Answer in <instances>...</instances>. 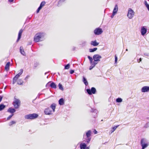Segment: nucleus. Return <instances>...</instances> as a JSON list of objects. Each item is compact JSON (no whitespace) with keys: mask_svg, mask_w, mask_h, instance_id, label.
<instances>
[{"mask_svg":"<svg viewBox=\"0 0 149 149\" xmlns=\"http://www.w3.org/2000/svg\"><path fill=\"white\" fill-rule=\"evenodd\" d=\"M16 123V122L15 121H10L9 123L10 126L12 125L13 124H15Z\"/></svg>","mask_w":149,"mask_h":149,"instance_id":"34","label":"nucleus"},{"mask_svg":"<svg viewBox=\"0 0 149 149\" xmlns=\"http://www.w3.org/2000/svg\"><path fill=\"white\" fill-rule=\"evenodd\" d=\"M45 2L44 1H43L40 3V6H41L42 7H43V6H45Z\"/></svg>","mask_w":149,"mask_h":149,"instance_id":"38","label":"nucleus"},{"mask_svg":"<svg viewBox=\"0 0 149 149\" xmlns=\"http://www.w3.org/2000/svg\"><path fill=\"white\" fill-rule=\"evenodd\" d=\"M6 107V106L3 104H0V111L3 110Z\"/></svg>","mask_w":149,"mask_h":149,"instance_id":"28","label":"nucleus"},{"mask_svg":"<svg viewBox=\"0 0 149 149\" xmlns=\"http://www.w3.org/2000/svg\"><path fill=\"white\" fill-rule=\"evenodd\" d=\"M91 112H94V113H96L97 112V110L96 109H94L93 108H91Z\"/></svg>","mask_w":149,"mask_h":149,"instance_id":"42","label":"nucleus"},{"mask_svg":"<svg viewBox=\"0 0 149 149\" xmlns=\"http://www.w3.org/2000/svg\"><path fill=\"white\" fill-rule=\"evenodd\" d=\"M58 87L62 91H63L64 90L63 88V87L62 85L60 83H59L58 84Z\"/></svg>","mask_w":149,"mask_h":149,"instance_id":"35","label":"nucleus"},{"mask_svg":"<svg viewBox=\"0 0 149 149\" xmlns=\"http://www.w3.org/2000/svg\"><path fill=\"white\" fill-rule=\"evenodd\" d=\"M20 72L17 74L16 76L18 77V78L22 74V73L23 72V70L22 69H21L20 70Z\"/></svg>","mask_w":149,"mask_h":149,"instance_id":"26","label":"nucleus"},{"mask_svg":"<svg viewBox=\"0 0 149 149\" xmlns=\"http://www.w3.org/2000/svg\"><path fill=\"white\" fill-rule=\"evenodd\" d=\"M144 4L146 7L147 8L148 10L149 11V5L147 3V1L145 0L144 1Z\"/></svg>","mask_w":149,"mask_h":149,"instance_id":"32","label":"nucleus"},{"mask_svg":"<svg viewBox=\"0 0 149 149\" xmlns=\"http://www.w3.org/2000/svg\"><path fill=\"white\" fill-rule=\"evenodd\" d=\"M42 93H39L38 94V96L37 97H36V98H37L38 97V98H40V96L41 95H42Z\"/></svg>","mask_w":149,"mask_h":149,"instance_id":"49","label":"nucleus"},{"mask_svg":"<svg viewBox=\"0 0 149 149\" xmlns=\"http://www.w3.org/2000/svg\"><path fill=\"white\" fill-rule=\"evenodd\" d=\"M93 132L95 134H97V132L95 130H94L93 131Z\"/></svg>","mask_w":149,"mask_h":149,"instance_id":"52","label":"nucleus"},{"mask_svg":"<svg viewBox=\"0 0 149 149\" xmlns=\"http://www.w3.org/2000/svg\"><path fill=\"white\" fill-rule=\"evenodd\" d=\"M10 65V62H8L6 65L5 67V69L6 71H8L9 69V67Z\"/></svg>","mask_w":149,"mask_h":149,"instance_id":"21","label":"nucleus"},{"mask_svg":"<svg viewBox=\"0 0 149 149\" xmlns=\"http://www.w3.org/2000/svg\"><path fill=\"white\" fill-rule=\"evenodd\" d=\"M147 118V119H149V118Z\"/></svg>","mask_w":149,"mask_h":149,"instance_id":"62","label":"nucleus"},{"mask_svg":"<svg viewBox=\"0 0 149 149\" xmlns=\"http://www.w3.org/2000/svg\"><path fill=\"white\" fill-rule=\"evenodd\" d=\"M38 115L36 113H32L27 114L24 116V118L26 119H34L37 118Z\"/></svg>","mask_w":149,"mask_h":149,"instance_id":"4","label":"nucleus"},{"mask_svg":"<svg viewBox=\"0 0 149 149\" xmlns=\"http://www.w3.org/2000/svg\"><path fill=\"white\" fill-rule=\"evenodd\" d=\"M20 52L21 54L23 56L26 55L25 52H24V49L22 47H20L19 49Z\"/></svg>","mask_w":149,"mask_h":149,"instance_id":"25","label":"nucleus"},{"mask_svg":"<svg viewBox=\"0 0 149 149\" xmlns=\"http://www.w3.org/2000/svg\"><path fill=\"white\" fill-rule=\"evenodd\" d=\"M140 61H141V58H140Z\"/></svg>","mask_w":149,"mask_h":149,"instance_id":"61","label":"nucleus"},{"mask_svg":"<svg viewBox=\"0 0 149 149\" xmlns=\"http://www.w3.org/2000/svg\"><path fill=\"white\" fill-rule=\"evenodd\" d=\"M103 32L102 29L99 27L96 28L94 31V34L97 35L101 34Z\"/></svg>","mask_w":149,"mask_h":149,"instance_id":"7","label":"nucleus"},{"mask_svg":"<svg viewBox=\"0 0 149 149\" xmlns=\"http://www.w3.org/2000/svg\"><path fill=\"white\" fill-rule=\"evenodd\" d=\"M147 27L146 26H143L141 30V32L142 36H144L147 33Z\"/></svg>","mask_w":149,"mask_h":149,"instance_id":"9","label":"nucleus"},{"mask_svg":"<svg viewBox=\"0 0 149 149\" xmlns=\"http://www.w3.org/2000/svg\"><path fill=\"white\" fill-rule=\"evenodd\" d=\"M50 83L51 84L49 85V86L52 88H56V85L54 82L51 81Z\"/></svg>","mask_w":149,"mask_h":149,"instance_id":"22","label":"nucleus"},{"mask_svg":"<svg viewBox=\"0 0 149 149\" xmlns=\"http://www.w3.org/2000/svg\"><path fill=\"white\" fill-rule=\"evenodd\" d=\"M99 44V43L97 42L96 40L93 41H91V45L94 46H97Z\"/></svg>","mask_w":149,"mask_h":149,"instance_id":"18","label":"nucleus"},{"mask_svg":"<svg viewBox=\"0 0 149 149\" xmlns=\"http://www.w3.org/2000/svg\"><path fill=\"white\" fill-rule=\"evenodd\" d=\"M114 15H113V13H112V15H111V18H113V17Z\"/></svg>","mask_w":149,"mask_h":149,"instance_id":"58","label":"nucleus"},{"mask_svg":"<svg viewBox=\"0 0 149 149\" xmlns=\"http://www.w3.org/2000/svg\"><path fill=\"white\" fill-rule=\"evenodd\" d=\"M41 9L39 8H38L37 9V10H36V13H39V11H40V10Z\"/></svg>","mask_w":149,"mask_h":149,"instance_id":"48","label":"nucleus"},{"mask_svg":"<svg viewBox=\"0 0 149 149\" xmlns=\"http://www.w3.org/2000/svg\"><path fill=\"white\" fill-rule=\"evenodd\" d=\"M70 74H72L74 72V70H71L70 72Z\"/></svg>","mask_w":149,"mask_h":149,"instance_id":"47","label":"nucleus"},{"mask_svg":"<svg viewBox=\"0 0 149 149\" xmlns=\"http://www.w3.org/2000/svg\"><path fill=\"white\" fill-rule=\"evenodd\" d=\"M141 145L142 147L141 149H145L149 145V143L145 138L141 139Z\"/></svg>","mask_w":149,"mask_h":149,"instance_id":"3","label":"nucleus"},{"mask_svg":"<svg viewBox=\"0 0 149 149\" xmlns=\"http://www.w3.org/2000/svg\"><path fill=\"white\" fill-rule=\"evenodd\" d=\"M42 7L40 5V6L38 7V8H40V9H41Z\"/></svg>","mask_w":149,"mask_h":149,"instance_id":"57","label":"nucleus"},{"mask_svg":"<svg viewBox=\"0 0 149 149\" xmlns=\"http://www.w3.org/2000/svg\"><path fill=\"white\" fill-rule=\"evenodd\" d=\"M83 141L85 143L87 144H88L91 141V137H89L87 138L86 137V138H85V134H84L83 135Z\"/></svg>","mask_w":149,"mask_h":149,"instance_id":"10","label":"nucleus"},{"mask_svg":"<svg viewBox=\"0 0 149 149\" xmlns=\"http://www.w3.org/2000/svg\"><path fill=\"white\" fill-rule=\"evenodd\" d=\"M119 126V125H118L112 127V128L113 131H112V132H113Z\"/></svg>","mask_w":149,"mask_h":149,"instance_id":"36","label":"nucleus"},{"mask_svg":"<svg viewBox=\"0 0 149 149\" xmlns=\"http://www.w3.org/2000/svg\"><path fill=\"white\" fill-rule=\"evenodd\" d=\"M144 54L145 56H148L149 55L148 54V53H144Z\"/></svg>","mask_w":149,"mask_h":149,"instance_id":"53","label":"nucleus"},{"mask_svg":"<svg viewBox=\"0 0 149 149\" xmlns=\"http://www.w3.org/2000/svg\"><path fill=\"white\" fill-rule=\"evenodd\" d=\"M118 10V6L117 4H116L114 7L113 11V15H114L117 13Z\"/></svg>","mask_w":149,"mask_h":149,"instance_id":"15","label":"nucleus"},{"mask_svg":"<svg viewBox=\"0 0 149 149\" xmlns=\"http://www.w3.org/2000/svg\"><path fill=\"white\" fill-rule=\"evenodd\" d=\"M45 33H44L40 32L37 33L34 38V41L38 42L43 40L45 39Z\"/></svg>","mask_w":149,"mask_h":149,"instance_id":"1","label":"nucleus"},{"mask_svg":"<svg viewBox=\"0 0 149 149\" xmlns=\"http://www.w3.org/2000/svg\"><path fill=\"white\" fill-rule=\"evenodd\" d=\"M72 50L73 51H74L76 49V47H73L72 48Z\"/></svg>","mask_w":149,"mask_h":149,"instance_id":"55","label":"nucleus"},{"mask_svg":"<svg viewBox=\"0 0 149 149\" xmlns=\"http://www.w3.org/2000/svg\"><path fill=\"white\" fill-rule=\"evenodd\" d=\"M13 104L15 109H18L20 106V101L19 99H15V100L13 102Z\"/></svg>","mask_w":149,"mask_h":149,"instance_id":"6","label":"nucleus"},{"mask_svg":"<svg viewBox=\"0 0 149 149\" xmlns=\"http://www.w3.org/2000/svg\"><path fill=\"white\" fill-rule=\"evenodd\" d=\"M126 51H128V49H126Z\"/></svg>","mask_w":149,"mask_h":149,"instance_id":"60","label":"nucleus"},{"mask_svg":"<svg viewBox=\"0 0 149 149\" xmlns=\"http://www.w3.org/2000/svg\"><path fill=\"white\" fill-rule=\"evenodd\" d=\"M86 143H81L80 144V149H86Z\"/></svg>","mask_w":149,"mask_h":149,"instance_id":"17","label":"nucleus"},{"mask_svg":"<svg viewBox=\"0 0 149 149\" xmlns=\"http://www.w3.org/2000/svg\"><path fill=\"white\" fill-rule=\"evenodd\" d=\"M56 104L54 103L52 104L50 106V107L51 108L53 112H54L55 111V109H56Z\"/></svg>","mask_w":149,"mask_h":149,"instance_id":"23","label":"nucleus"},{"mask_svg":"<svg viewBox=\"0 0 149 149\" xmlns=\"http://www.w3.org/2000/svg\"><path fill=\"white\" fill-rule=\"evenodd\" d=\"M8 1L9 2L11 3L13 2L14 0H8Z\"/></svg>","mask_w":149,"mask_h":149,"instance_id":"51","label":"nucleus"},{"mask_svg":"<svg viewBox=\"0 0 149 149\" xmlns=\"http://www.w3.org/2000/svg\"><path fill=\"white\" fill-rule=\"evenodd\" d=\"M123 100L120 98L118 97L116 100V102H122Z\"/></svg>","mask_w":149,"mask_h":149,"instance_id":"33","label":"nucleus"},{"mask_svg":"<svg viewBox=\"0 0 149 149\" xmlns=\"http://www.w3.org/2000/svg\"><path fill=\"white\" fill-rule=\"evenodd\" d=\"M86 92L89 95H91L92 94H95L96 92V90L95 87H92L91 89L88 88L86 90Z\"/></svg>","mask_w":149,"mask_h":149,"instance_id":"5","label":"nucleus"},{"mask_svg":"<svg viewBox=\"0 0 149 149\" xmlns=\"http://www.w3.org/2000/svg\"><path fill=\"white\" fill-rule=\"evenodd\" d=\"M18 78L15 75L13 79V84H14L16 82Z\"/></svg>","mask_w":149,"mask_h":149,"instance_id":"31","label":"nucleus"},{"mask_svg":"<svg viewBox=\"0 0 149 149\" xmlns=\"http://www.w3.org/2000/svg\"><path fill=\"white\" fill-rule=\"evenodd\" d=\"M58 103L60 105H62L64 104V100L63 98H61L58 100Z\"/></svg>","mask_w":149,"mask_h":149,"instance_id":"19","label":"nucleus"},{"mask_svg":"<svg viewBox=\"0 0 149 149\" xmlns=\"http://www.w3.org/2000/svg\"><path fill=\"white\" fill-rule=\"evenodd\" d=\"M48 78V76L47 77V78Z\"/></svg>","mask_w":149,"mask_h":149,"instance_id":"63","label":"nucleus"},{"mask_svg":"<svg viewBox=\"0 0 149 149\" xmlns=\"http://www.w3.org/2000/svg\"><path fill=\"white\" fill-rule=\"evenodd\" d=\"M142 92H148L149 91V86H145L143 87L141 90Z\"/></svg>","mask_w":149,"mask_h":149,"instance_id":"13","label":"nucleus"},{"mask_svg":"<svg viewBox=\"0 0 149 149\" xmlns=\"http://www.w3.org/2000/svg\"><path fill=\"white\" fill-rule=\"evenodd\" d=\"M48 72H46L45 73V74L46 75L47 74Z\"/></svg>","mask_w":149,"mask_h":149,"instance_id":"59","label":"nucleus"},{"mask_svg":"<svg viewBox=\"0 0 149 149\" xmlns=\"http://www.w3.org/2000/svg\"><path fill=\"white\" fill-rule=\"evenodd\" d=\"M2 99V97L1 96H0V102L1 101Z\"/></svg>","mask_w":149,"mask_h":149,"instance_id":"54","label":"nucleus"},{"mask_svg":"<svg viewBox=\"0 0 149 149\" xmlns=\"http://www.w3.org/2000/svg\"><path fill=\"white\" fill-rule=\"evenodd\" d=\"M86 42L85 41H84L82 42L81 45L82 46H84L86 45Z\"/></svg>","mask_w":149,"mask_h":149,"instance_id":"44","label":"nucleus"},{"mask_svg":"<svg viewBox=\"0 0 149 149\" xmlns=\"http://www.w3.org/2000/svg\"><path fill=\"white\" fill-rule=\"evenodd\" d=\"M14 114H11L7 118V120H9L14 115Z\"/></svg>","mask_w":149,"mask_h":149,"instance_id":"41","label":"nucleus"},{"mask_svg":"<svg viewBox=\"0 0 149 149\" xmlns=\"http://www.w3.org/2000/svg\"><path fill=\"white\" fill-rule=\"evenodd\" d=\"M83 81L86 86L88 85V83L87 79L84 76L83 77Z\"/></svg>","mask_w":149,"mask_h":149,"instance_id":"24","label":"nucleus"},{"mask_svg":"<svg viewBox=\"0 0 149 149\" xmlns=\"http://www.w3.org/2000/svg\"><path fill=\"white\" fill-rule=\"evenodd\" d=\"M97 48L96 47L92 49H89V52H93L97 50Z\"/></svg>","mask_w":149,"mask_h":149,"instance_id":"30","label":"nucleus"},{"mask_svg":"<svg viewBox=\"0 0 149 149\" xmlns=\"http://www.w3.org/2000/svg\"><path fill=\"white\" fill-rule=\"evenodd\" d=\"M22 32L23 30L22 29H20L19 31L18 34V38L16 41V42H18L19 41V40L20 39L21 37Z\"/></svg>","mask_w":149,"mask_h":149,"instance_id":"14","label":"nucleus"},{"mask_svg":"<svg viewBox=\"0 0 149 149\" xmlns=\"http://www.w3.org/2000/svg\"><path fill=\"white\" fill-rule=\"evenodd\" d=\"M91 130H88L86 133V135H85V136L87 138L91 137L90 136L91 135Z\"/></svg>","mask_w":149,"mask_h":149,"instance_id":"20","label":"nucleus"},{"mask_svg":"<svg viewBox=\"0 0 149 149\" xmlns=\"http://www.w3.org/2000/svg\"><path fill=\"white\" fill-rule=\"evenodd\" d=\"M65 0H60L58 3V6H59L65 1Z\"/></svg>","mask_w":149,"mask_h":149,"instance_id":"29","label":"nucleus"},{"mask_svg":"<svg viewBox=\"0 0 149 149\" xmlns=\"http://www.w3.org/2000/svg\"><path fill=\"white\" fill-rule=\"evenodd\" d=\"M90 147L89 146H87V145H86V149H89Z\"/></svg>","mask_w":149,"mask_h":149,"instance_id":"56","label":"nucleus"},{"mask_svg":"<svg viewBox=\"0 0 149 149\" xmlns=\"http://www.w3.org/2000/svg\"><path fill=\"white\" fill-rule=\"evenodd\" d=\"M118 60V58L116 55L115 56V63H116Z\"/></svg>","mask_w":149,"mask_h":149,"instance_id":"43","label":"nucleus"},{"mask_svg":"<svg viewBox=\"0 0 149 149\" xmlns=\"http://www.w3.org/2000/svg\"><path fill=\"white\" fill-rule=\"evenodd\" d=\"M112 131H113V130H112H112H111V132H112Z\"/></svg>","mask_w":149,"mask_h":149,"instance_id":"64","label":"nucleus"},{"mask_svg":"<svg viewBox=\"0 0 149 149\" xmlns=\"http://www.w3.org/2000/svg\"><path fill=\"white\" fill-rule=\"evenodd\" d=\"M51 82V81H50L46 85V87H47L48 86H49V83H50Z\"/></svg>","mask_w":149,"mask_h":149,"instance_id":"50","label":"nucleus"},{"mask_svg":"<svg viewBox=\"0 0 149 149\" xmlns=\"http://www.w3.org/2000/svg\"><path fill=\"white\" fill-rule=\"evenodd\" d=\"M144 127L145 128H148L149 127V123H147L144 126Z\"/></svg>","mask_w":149,"mask_h":149,"instance_id":"45","label":"nucleus"},{"mask_svg":"<svg viewBox=\"0 0 149 149\" xmlns=\"http://www.w3.org/2000/svg\"><path fill=\"white\" fill-rule=\"evenodd\" d=\"M32 17V15H29V16H28L27 17V18L26 19V21L29 22V20L30 19H31Z\"/></svg>","mask_w":149,"mask_h":149,"instance_id":"39","label":"nucleus"},{"mask_svg":"<svg viewBox=\"0 0 149 149\" xmlns=\"http://www.w3.org/2000/svg\"><path fill=\"white\" fill-rule=\"evenodd\" d=\"M44 112L45 114L47 115H49L52 114V111L50 110L49 108L45 109Z\"/></svg>","mask_w":149,"mask_h":149,"instance_id":"11","label":"nucleus"},{"mask_svg":"<svg viewBox=\"0 0 149 149\" xmlns=\"http://www.w3.org/2000/svg\"><path fill=\"white\" fill-rule=\"evenodd\" d=\"M134 15V12L133 10L131 8H129L127 15L128 18L130 19L132 18Z\"/></svg>","mask_w":149,"mask_h":149,"instance_id":"8","label":"nucleus"},{"mask_svg":"<svg viewBox=\"0 0 149 149\" xmlns=\"http://www.w3.org/2000/svg\"><path fill=\"white\" fill-rule=\"evenodd\" d=\"M70 67V65L69 63L65 65L64 68L65 69H68Z\"/></svg>","mask_w":149,"mask_h":149,"instance_id":"37","label":"nucleus"},{"mask_svg":"<svg viewBox=\"0 0 149 149\" xmlns=\"http://www.w3.org/2000/svg\"><path fill=\"white\" fill-rule=\"evenodd\" d=\"M30 77V76L29 75H27L26 77L24 79V80L26 81L27 80V79L29 78Z\"/></svg>","mask_w":149,"mask_h":149,"instance_id":"46","label":"nucleus"},{"mask_svg":"<svg viewBox=\"0 0 149 149\" xmlns=\"http://www.w3.org/2000/svg\"><path fill=\"white\" fill-rule=\"evenodd\" d=\"M23 80L21 79H19L17 81V84L19 85H22L23 84Z\"/></svg>","mask_w":149,"mask_h":149,"instance_id":"27","label":"nucleus"},{"mask_svg":"<svg viewBox=\"0 0 149 149\" xmlns=\"http://www.w3.org/2000/svg\"><path fill=\"white\" fill-rule=\"evenodd\" d=\"M102 57L100 55L98 54H96L93 55L92 58L93 59L95 60H97L100 61V59Z\"/></svg>","mask_w":149,"mask_h":149,"instance_id":"12","label":"nucleus"},{"mask_svg":"<svg viewBox=\"0 0 149 149\" xmlns=\"http://www.w3.org/2000/svg\"><path fill=\"white\" fill-rule=\"evenodd\" d=\"M39 65V63L37 62L35 63L34 64V68H36Z\"/></svg>","mask_w":149,"mask_h":149,"instance_id":"40","label":"nucleus"},{"mask_svg":"<svg viewBox=\"0 0 149 149\" xmlns=\"http://www.w3.org/2000/svg\"><path fill=\"white\" fill-rule=\"evenodd\" d=\"M16 111L15 109L14 108H12L11 107L9 108L7 110V112L10 113L11 114L13 113Z\"/></svg>","mask_w":149,"mask_h":149,"instance_id":"16","label":"nucleus"},{"mask_svg":"<svg viewBox=\"0 0 149 149\" xmlns=\"http://www.w3.org/2000/svg\"><path fill=\"white\" fill-rule=\"evenodd\" d=\"M87 57L89 60L90 62L91 65L89 67V70H91L95 67L97 64L98 63V62L99 61L97 60H95V59H93L90 56H88Z\"/></svg>","mask_w":149,"mask_h":149,"instance_id":"2","label":"nucleus"}]
</instances>
